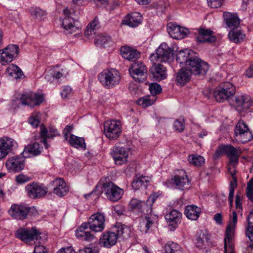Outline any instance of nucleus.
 Returning <instances> with one entry per match:
<instances>
[{
  "instance_id": "obj_59",
  "label": "nucleus",
  "mask_w": 253,
  "mask_h": 253,
  "mask_svg": "<svg viewBox=\"0 0 253 253\" xmlns=\"http://www.w3.org/2000/svg\"><path fill=\"white\" fill-rule=\"evenodd\" d=\"M236 187V183H234L233 182H231L230 183V186L229 195V200L231 206H232L233 205L234 190H235V188Z\"/></svg>"
},
{
  "instance_id": "obj_48",
  "label": "nucleus",
  "mask_w": 253,
  "mask_h": 253,
  "mask_svg": "<svg viewBox=\"0 0 253 253\" xmlns=\"http://www.w3.org/2000/svg\"><path fill=\"white\" fill-rule=\"evenodd\" d=\"M40 113H34L29 118V123L32 126L37 127L40 124Z\"/></svg>"
},
{
  "instance_id": "obj_45",
  "label": "nucleus",
  "mask_w": 253,
  "mask_h": 253,
  "mask_svg": "<svg viewBox=\"0 0 253 253\" xmlns=\"http://www.w3.org/2000/svg\"><path fill=\"white\" fill-rule=\"evenodd\" d=\"M189 162L197 167H200L204 165L205 162V160L203 157L198 155H192L189 156Z\"/></svg>"
},
{
  "instance_id": "obj_43",
  "label": "nucleus",
  "mask_w": 253,
  "mask_h": 253,
  "mask_svg": "<svg viewBox=\"0 0 253 253\" xmlns=\"http://www.w3.org/2000/svg\"><path fill=\"white\" fill-rule=\"evenodd\" d=\"M156 98L155 96H145L137 100V103L144 108L153 105L156 101Z\"/></svg>"
},
{
  "instance_id": "obj_13",
  "label": "nucleus",
  "mask_w": 253,
  "mask_h": 253,
  "mask_svg": "<svg viewBox=\"0 0 253 253\" xmlns=\"http://www.w3.org/2000/svg\"><path fill=\"white\" fill-rule=\"evenodd\" d=\"M19 53V47L16 44H9L2 49L0 50V63L5 65L11 62Z\"/></svg>"
},
{
  "instance_id": "obj_26",
  "label": "nucleus",
  "mask_w": 253,
  "mask_h": 253,
  "mask_svg": "<svg viewBox=\"0 0 253 253\" xmlns=\"http://www.w3.org/2000/svg\"><path fill=\"white\" fill-rule=\"evenodd\" d=\"M118 235L113 232H105L100 237L99 244L101 246L110 248L115 245L117 241Z\"/></svg>"
},
{
  "instance_id": "obj_57",
  "label": "nucleus",
  "mask_w": 253,
  "mask_h": 253,
  "mask_svg": "<svg viewBox=\"0 0 253 253\" xmlns=\"http://www.w3.org/2000/svg\"><path fill=\"white\" fill-rule=\"evenodd\" d=\"M165 1H159L158 4L157 5L156 10L157 15H162L165 14V11L166 9V5H163V3H165Z\"/></svg>"
},
{
  "instance_id": "obj_24",
  "label": "nucleus",
  "mask_w": 253,
  "mask_h": 253,
  "mask_svg": "<svg viewBox=\"0 0 253 253\" xmlns=\"http://www.w3.org/2000/svg\"><path fill=\"white\" fill-rule=\"evenodd\" d=\"M198 35L196 37V40L199 42L211 43L216 40L213 32L210 29L200 27L198 29Z\"/></svg>"
},
{
  "instance_id": "obj_44",
  "label": "nucleus",
  "mask_w": 253,
  "mask_h": 253,
  "mask_svg": "<svg viewBox=\"0 0 253 253\" xmlns=\"http://www.w3.org/2000/svg\"><path fill=\"white\" fill-rule=\"evenodd\" d=\"M226 27L232 30L239 27L241 20L238 17H225L224 18Z\"/></svg>"
},
{
  "instance_id": "obj_8",
  "label": "nucleus",
  "mask_w": 253,
  "mask_h": 253,
  "mask_svg": "<svg viewBox=\"0 0 253 253\" xmlns=\"http://www.w3.org/2000/svg\"><path fill=\"white\" fill-rule=\"evenodd\" d=\"M122 132V126L120 121L110 120L106 121L104 124V134L110 140H116Z\"/></svg>"
},
{
  "instance_id": "obj_47",
  "label": "nucleus",
  "mask_w": 253,
  "mask_h": 253,
  "mask_svg": "<svg viewBox=\"0 0 253 253\" xmlns=\"http://www.w3.org/2000/svg\"><path fill=\"white\" fill-rule=\"evenodd\" d=\"M32 179L30 176L24 174V173H20L15 177V181L17 184H24Z\"/></svg>"
},
{
  "instance_id": "obj_18",
  "label": "nucleus",
  "mask_w": 253,
  "mask_h": 253,
  "mask_svg": "<svg viewBox=\"0 0 253 253\" xmlns=\"http://www.w3.org/2000/svg\"><path fill=\"white\" fill-rule=\"evenodd\" d=\"M234 103L236 109L242 112L247 110L253 105V100L246 94L239 93L235 97Z\"/></svg>"
},
{
  "instance_id": "obj_28",
  "label": "nucleus",
  "mask_w": 253,
  "mask_h": 253,
  "mask_svg": "<svg viewBox=\"0 0 253 253\" xmlns=\"http://www.w3.org/2000/svg\"><path fill=\"white\" fill-rule=\"evenodd\" d=\"M88 225L86 222H84L81 224L76 230V237L81 241L90 242L94 239L93 234L87 230Z\"/></svg>"
},
{
  "instance_id": "obj_11",
  "label": "nucleus",
  "mask_w": 253,
  "mask_h": 253,
  "mask_svg": "<svg viewBox=\"0 0 253 253\" xmlns=\"http://www.w3.org/2000/svg\"><path fill=\"white\" fill-rule=\"evenodd\" d=\"M159 195L156 193L151 195L146 201V202L133 198L129 202V206L132 209H138L142 212L148 213L152 211V206L155 202Z\"/></svg>"
},
{
  "instance_id": "obj_31",
  "label": "nucleus",
  "mask_w": 253,
  "mask_h": 253,
  "mask_svg": "<svg viewBox=\"0 0 253 253\" xmlns=\"http://www.w3.org/2000/svg\"><path fill=\"white\" fill-rule=\"evenodd\" d=\"M53 193L59 196H63L68 191L66 184L62 178H56L53 181Z\"/></svg>"
},
{
  "instance_id": "obj_64",
  "label": "nucleus",
  "mask_w": 253,
  "mask_h": 253,
  "mask_svg": "<svg viewBox=\"0 0 253 253\" xmlns=\"http://www.w3.org/2000/svg\"><path fill=\"white\" fill-rule=\"evenodd\" d=\"M57 253H76L75 250L71 247L62 248Z\"/></svg>"
},
{
  "instance_id": "obj_27",
  "label": "nucleus",
  "mask_w": 253,
  "mask_h": 253,
  "mask_svg": "<svg viewBox=\"0 0 253 253\" xmlns=\"http://www.w3.org/2000/svg\"><path fill=\"white\" fill-rule=\"evenodd\" d=\"M195 245L199 250L207 251L211 246L209 234L206 231L199 232L195 241Z\"/></svg>"
},
{
  "instance_id": "obj_42",
  "label": "nucleus",
  "mask_w": 253,
  "mask_h": 253,
  "mask_svg": "<svg viewBox=\"0 0 253 253\" xmlns=\"http://www.w3.org/2000/svg\"><path fill=\"white\" fill-rule=\"evenodd\" d=\"M141 17H126L123 20L122 24L130 27H134L139 25L142 22Z\"/></svg>"
},
{
  "instance_id": "obj_6",
  "label": "nucleus",
  "mask_w": 253,
  "mask_h": 253,
  "mask_svg": "<svg viewBox=\"0 0 253 253\" xmlns=\"http://www.w3.org/2000/svg\"><path fill=\"white\" fill-rule=\"evenodd\" d=\"M99 185H101L102 192L104 193L107 198L112 202L119 200L124 194L123 189L111 181L103 182L101 180Z\"/></svg>"
},
{
  "instance_id": "obj_12",
  "label": "nucleus",
  "mask_w": 253,
  "mask_h": 253,
  "mask_svg": "<svg viewBox=\"0 0 253 253\" xmlns=\"http://www.w3.org/2000/svg\"><path fill=\"white\" fill-rule=\"evenodd\" d=\"M40 235V232L35 227L31 229L20 228L15 233L16 237L26 244L39 240L41 238Z\"/></svg>"
},
{
  "instance_id": "obj_51",
  "label": "nucleus",
  "mask_w": 253,
  "mask_h": 253,
  "mask_svg": "<svg viewBox=\"0 0 253 253\" xmlns=\"http://www.w3.org/2000/svg\"><path fill=\"white\" fill-rule=\"evenodd\" d=\"M246 194L247 197L253 202V178H252L248 183Z\"/></svg>"
},
{
  "instance_id": "obj_35",
  "label": "nucleus",
  "mask_w": 253,
  "mask_h": 253,
  "mask_svg": "<svg viewBox=\"0 0 253 253\" xmlns=\"http://www.w3.org/2000/svg\"><path fill=\"white\" fill-rule=\"evenodd\" d=\"M200 208L195 205H189L186 207L184 213L186 217L191 220H196L201 213Z\"/></svg>"
},
{
  "instance_id": "obj_15",
  "label": "nucleus",
  "mask_w": 253,
  "mask_h": 253,
  "mask_svg": "<svg viewBox=\"0 0 253 253\" xmlns=\"http://www.w3.org/2000/svg\"><path fill=\"white\" fill-rule=\"evenodd\" d=\"M42 94L30 91L23 93L20 98L21 103L32 107L39 105L44 101Z\"/></svg>"
},
{
  "instance_id": "obj_4",
  "label": "nucleus",
  "mask_w": 253,
  "mask_h": 253,
  "mask_svg": "<svg viewBox=\"0 0 253 253\" xmlns=\"http://www.w3.org/2000/svg\"><path fill=\"white\" fill-rule=\"evenodd\" d=\"M237 222V214L235 211L232 212V216L231 217L229 223L227 225L224 241V253H227L228 251L230 253L233 248V241L234 238L235 230Z\"/></svg>"
},
{
  "instance_id": "obj_55",
  "label": "nucleus",
  "mask_w": 253,
  "mask_h": 253,
  "mask_svg": "<svg viewBox=\"0 0 253 253\" xmlns=\"http://www.w3.org/2000/svg\"><path fill=\"white\" fill-rule=\"evenodd\" d=\"M72 89L69 86H65L61 92V95L63 99H68L72 95Z\"/></svg>"
},
{
  "instance_id": "obj_60",
  "label": "nucleus",
  "mask_w": 253,
  "mask_h": 253,
  "mask_svg": "<svg viewBox=\"0 0 253 253\" xmlns=\"http://www.w3.org/2000/svg\"><path fill=\"white\" fill-rule=\"evenodd\" d=\"M33 253H47V250L44 246L38 245L35 247Z\"/></svg>"
},
{
  "instance_id": "obj_17",
  "label": "nucleus",
  "mask_w": 253,
  "mask_h": 253,
  "mask_svg": "<svg viewBox=\"0 0 253 253\" xmlns=\"http://www.w3.org/2000/svg\"><path fill=\"white\" fill-rule=\"evenodd\" d=\"M7 170L10 173L19 172L24 169L25 167L24 160L19 156L9 157L5 163Z\"/></svg>"
},
{
  "instance_id": "obj_20",
  "label": "nucleus",
  "mask_w": 253,
  "mask_h": 253,
  "mask_svg": "<svg viewBox=\"0 0 253 253\" xmlns=\"http://www.w3.org/2000/svg\"><path fill=\"white\" fill-rule=\"evenodd\" d=\"M17 146V143L13 139L8 137L0 138V160L5 158Z\"/></svg>"
},
{
  "instance_id": "obj_61",
  "label": "nucleus",
  "mask_w": 253,
  "mask_h": 253,
  "mask_svg": "<svg viewBox=\"0 0 253 253\" xmlns=\"http://www.w3.org/2000/svg\"><path fill=\"white\" fill-rule=\"evenodd\" d=\"M113 213L120 215L123 214L124 212V208L121 205H116L113 207Z\"/></svg>"
},
{
  "instance_id": "obj_9",
  "label": "nucleus",
  "mask_w": 253,
  "mask_h": 253,
  "mask_svg": "<svg viewBox=\"0 0 253 253\" xmlns=\"http://www.w3.org/2000/svg\"><path fill=\"white\" fill-rule=\"evenodd\" d=\"M234 131L235 139L241 143H247L253 139V134L248 125L243 121L238 122Z\"/></svg>"
},
{
  "instance_id": "obj_1",
  "label": "nucleus",
  "mask_w": 253,
  "mask_h": 253,
  "mask_svg": "<svg viewBox=\"0 0 253 253\" xmlns=\"http://www.w3.org/2000/svg\"><path fill=\"white\" fill-rule=\"evenodd\" d=\"M193 52L188 49L178 51L176 60L182 67L190 69L194 75H205L209 70L208 63L198 58H193Z\"/></svg>"
},
{
  "instance_id": "obj_38",
  "label": "nucleus",
  "mask_w": 253,
  "mask_h": 253,
  "mask_svg": "<svg viewBox=\"0 0 253 253\" xmlns=\"http://www.w3.org/2000/svg\"><path fill=\"white\" fill-rule=\"evenodd\" d=\"M150 182L148 177L140 175L135 177L132 183V187L135 190H138L145 188Z\"/></svg>"
},
{
  "instance_id": "obj_63",
  "label": "nucleus",
  "mask_w": 253,
  "mask_h": 253,
  "mask_svg": "<svg viewBox=\"0 0 253 253\" xmlns=\"http://www.w3.org/2000/svg\"><path fill=\"white\" fill-rule=\"evenodd\" d=\"M144 224L145 226V230L144 232L147 233L149 229L152 227L153 224V221L151 220L149 217H146L144 221Z\"/></svg>"
},
{
  "instance_id": "obj_41",
  "label": "nucleus",
  "mask_w": 253,
  "mask_h": 253,
  "mask_svg": "<svg viewBox=\"0 0 253 253\" xmlns=\"http://www.w3.org/2000/svg\"><path fill=\"white\" fill-rule=\"evenodd\" d=\"M112 42L110 37L106 34L98 35L94 40V43L97 46H105Z\"/></svg>"
},
{
  "instance_id": "obj_21",
  "label": "nucleus",
  "mask_w": 253,
  "mask_h": 253,
  "mask_svg": "<svg viewBox=\"0 0 253 253\" xmlns=\"http://www.w3.org/2000/svg\"><path fill=\"white\" fill-rule=\"evenodd\" d=\"M168 27L169 35L174 39H182L189 33L188 29L181 27L175 23H169Z\"/></svg>"
},
{
  "instance_id": "obj_3",
  "label": "nucleus",
  "mask_w": 253,
  "mask_h": 253,
  "mask_svg": "<svg viewBox=\"0 0 253 253\" xmlns=\"http://www.w3.org/2000/svg\"><path fill=\"white\" fill-rule=\"evenodd\" d=\"M98 80L104 88L111 89L119 84L121 76L115 69L104 70L98 74Z\"/></svg>"
},
{
  "instance_id": "obj_30",
  "label": "nucleus",
  "mask_w": 253,
  "mask_h": 253,
  "mask_svg": "<svg viewBox=\"0 0 253 253\" xmlns=\"http://www.w3.org/2000/svg\"><path fill=\"white\" fill-rule=\"evenodd\" d=\"M222 149L229 158L231 164L238 163V158L241 153L239 148H235L231 145H225L222 146Z\"/></svg>"
},
{
  "instance_id": "obj_34",
  "label": "nucleus",
  "mask_w": 253,
  "mask_h": 253,
  "mask_svg": "<svg viewBox=\"0 0 253 253\" xmlns=\"http://www.w3.org/2000/svg\"><path fill=\"white\" fill-rule=\"evenodd\" d=\"M6 73L9 77L13 79H21L24 76L21 69L14 64H11L7 67Z\"/></svg>"
},
{
  "instance_id": "obj_36",
  "label": "nucleus",
  "mask_w": 253,
  "mask_h": 253,
  "mask_svg": "<svg viewBox=\"0 0 253 253\" xmlns=\"http://www.w3.org/2000/svg\"><path fill=\"white\" fill-rule=\"evenodd\" d=\"M73 147L78 149H85V141L83 137H78L74 134L69 135V137L66 139Z\"/></svg>"
},
{
  "instance_id": "obj_53",
  "label": "nucleus",
  "mask_w": 253,
  "mask_h": 253,
  "mask_svg": "<svg viewBox=\"0 0 253 253\" xmlns=\"http://www.w3.org/2000/svg\"><path fill=\"white\" fill-rule=\"evenodd\" d=\"M29 11L30 14L33 16H44L47 14L45 10L38 7H32Z\"/></svg>"
},
{
  "instance_id": "obj_49",
  "label": "nucleus",
  "mask_w": 253,
  "mask_h": 253,
  "mask_svg": "<svg viewBox=\"0 0 253 253\" xmlns=\"http://www.w3.org/2000/svg\"><path fill=\"white\" fill-rule=\"evenodd\" d=\"M116 234L118 235V237L120 236L126 238L129 236L130 230L126 226L121 225L118 227Z\"/></svg>"
},
{
  "instance_id": "obj_25",
  "label": "nucleus",
  "mask_w": 253,
  "mask_h": 253,
  "mask_svg": "<svg viewBox=\"0 0 253 253\" xmlns=\"http://www.w3.org/2000/svg\"><path fill=\"white\" fill-rule=\"evenodd\" d=\"M182 214L175 210H171L165 215V219L171 230H174L181 222Z\"/></svg>"
},
{
  "instance_id": "obj_7",
  "label": "nucleus",
  "mask_w": 253,
  "mask_h": 253,
  "mask_svg": "<svg viewBox=\"0 0 253 253\" xmlns=\"http://www.w3.org/2000/svg\"><path fill=\"white\" fill-rule=\"evenodd\" d=\"M173 57V49L167 43H162L157 49L156 53L150 55L151 62H167L170 61Z\"/></svg>"
},
{
  "instance_id": "obj_54",
  "label": "nucleus",
  "mask_w": 253,
  "mask_h": 253,
  "mask_svg": "<svg viewBox=\"0 0 253 253\" xmlns=\"http://www.w3.org/2000/svg\"><path fill=\"white\" fill-rule=\"evenodd\" d=\"M149 90L151 93L154 96L160 93L162 91V88L159 84L157 83H152L149 85Z\"/></svg>"
},
{
  "instance_id": "obj_19",
  "label": "nucleus",
  "mask_w": 253,
  "mask_h": 253,
  "mask_svg": "<svg viewBox=\"0 0 253 253\" xmlns=\"http://www.w3.org/2000/svg\"><path fill=\"white\" fill-rule=\"evenodd\" d=\"M30 210H35L34 209H29L27 207L21 204H12L8 211V213L12 218L22 220L26 218Z\"/></svg>"
},
{
  "instance_id": "obj_23",
  "label": "nucleus",
  "mask_w": 253,
  "mask_h": 253,
  "mask_svg": "<svg viewBox=\"0 0 253 253\" xmlns=\"http://www.w3.org/2000/svg\"><path fill=\"white\" fill-rule=\"evenodd\" d=\"M194 73L190 69L186 67L181 68L175 75V82L178 86L185 85L191 79V74Z\"/></svg>"
},
{
  "instance_id": "obj_56",
  "label": "nucleus",
  "mask_w": 253,
  "mask_h": 253,
  "mask_svg": "<svg viewBox=\"0 0 253 253\" xmlns=\"http://www.w3.org/2000/svg\"><path fill=\"white\" fill-rule=\"evenodd\" d=\"M207 3L209 5L211 8H217L218 7H220V6L222 4L223 0H207Z\"/></svg>"
},
{
  "instance_id": "obj_16",
  "label": "nucleus",
  "mask_w": 253,
  "mask_h": 253,
  "mask_svg": "<svg viewBox=\"0 0 253 253\" xmlns=\"http://www.w3.org/2000/svg\"><path fill=\"white\" fill-rule=\"evenodd\" d=\"M105 220L104 213L96 212L91 215L87 223L92 231L99 232L104 229Z\"/></svg>"
},
{
  "instance_id": "obj_2",
  "label": "nucleus",
  "mask_w": 253,
  "mask_h": 253,
  "mask_svg": "<svg viewBox=\"0 0 253 253\" xmlns=\"http://www.w3.org/2000/svg\"><path fill=\"white\" fill-rule=\"evenodd\" d=\"M235 86L229 82L220 83L213 91V95L215 100L223 103L228 101L236 93Z\"/></svg>"
},
{
  "instance_id": "obj_5",
  "label": "nucleus",
  "mask_w": 253,
  "mask_h": 253,
  "mask_svg": "<svg viewBox=\"0 0 253 253\" xmlns=\"http://www.w3.org/2000/svg\"><path fill=\"white\" fill-rule=\"evenodd\" d=\"M110 154L115 164L122 166L128 163L129 158L132 155V149L126 146H114L111 150Z\"/></svg>"
},
{
  "instance_id": "obj_33",
  "label": "nucleus",
  "mask_w": 253,
  "mask_h": 253,
  "mask_svg": "<svg viewBox=\"0 0 253 253\" xmlns=\"http://www.w3.org/2000/svg\"><path fill=\"white\" fill-rule=\"evenodd\" d=\"M42 150V146H40L38 143H35L26 146L22 154L25 157H29L39 155Z\"/></svg>"
},
{
  "instance_id": "obj_32",
  "label": "nucleus",
  "mask_w": 253,
  "mask_h": 253,
  "mask_svg": "<svg viewBox=\"0 0 253 253\" xmlns=\"http://www.w3.org/2000/svg\"><path fill=\"white\" fill-rule=\"evenodd\" d=\"M121 54L123 58L128 60H133L138 58L140 53L136 49L128 46H123L120 48Z\"/></svg>"
},
{
  "instance_id": "obj_50",
  "label": "nucleus",
  "mask_w": 253,
  "mask_h": 253,
  "mask_svg": "<svg viewBox=\"0 0 253 253\" xmlns=\"http://www.w3.org/2000/svg\"><path fill=\"white\" fill-rule=\"evenodd\" d=\"M40 135L42 139V141L44 144L45 147L48 148V146L47 144L46 138H48V131L43 125L40 126Z\"/></svg>"
},
{
  "instance_id": "obj_46",
  "label": "nucleus",
  "mask_w": 253,
  "mask_h": 253,
  "mask_svg": "<svg viewBox=\"0 0 253 253\" xmlns=\"http://www.w3.org/2000/svg\"><path fill=\"white\" fill-rule=\"evenodd\" d=\"M165 249L166 253H177L180 252V247L177 243L169 241L166 244Z\"/></svg>"
},
{
  "instance_id": "obj_14",
  "label": "nucleus",
  "mask_w": 253,
  "mask_h": 253,
  "mask_svg": "<svg viewBox=\"0 0 253 253\" xmlns=\"http://www.w3.org/2000/svg\"><path fill=\"white\" fill-rule=\"evenodd\" d=\"M27 195L32 199H38L44 196L47 193V189L43 185L37 182L27 184L25 188Z\"/></svg>"
},
{
  "instance_id": "obj_22",
  "label": "nucleus",
  "mask_w": 253,
  "mask_h": 253,
  "mask_svg": "<svg viewBox=\"0 0 253 253\" xmlns=\"http://www.w3.org/2000/svg\"><path fill=\"white\" fill-rule=\"evenodd\" d=\"M62 26L66 34H72L78 31H80L81 27L77 20L73 17H63L62 18Z\"/></svg>"
},
{
  "instance_id": "obj_52",
  "label": "nucleus",
  "mask_w": 253,
  "mask_h": 253,
  "mask_svg": "<svg viewBox=\"0 0 253 253\" xmlns=\"http://www.w3.org/2000/svg\"><path fill=\"white\" fill-rule=\"evenodd\" d=\"M173 127L175 130L178 132L182 131L184 129V120L183 118H179L175 121Z\"/></svg>"
},
{
  "instance_id": "obj_29",
  "label": "nucleus",
  "mask_w": 253,
  "mask_h": 253,
  "mask_svg": "<svg viewBox=\"0 0 253 253\" xmlns=\"http://www.w3.org/2000/svg\"><path fill=\"white\" fill-rule=\"evenodd\" d=\"M151 71L154 80L156 81L165 79L168 76L166 68L161 64H156V62H153Z\"/></svg>"
},
{
  "instance_id": "obj_62",
  "label": "nucleus",
  "mask_w": 253,
  "mask_h": 253,
  "mask_svg": "<svg viewBox=\"0 0 253 253\" xmlns=\"http://www.w3.org/2000/svg\"><path fill=\"white\" fill-rule=\"evenodd\" d=\"M51 74L54 76L55 80L58 79L62 77V73L59 71L58 68H53L50 70Z\"/></svg>"
},
{
  "instance_id": "obj_37",
  "label": "nucleus",
  "mask_w": 253,
  "mask_h": 253,
  "mask_svg": "<svg viewBox=\"0 0 253 253\" xmlns=\"http://www.w3.org/2000/svg\"><path fill=\"white\" fill-rule=\"evenodd\" d=\"M248 222L246 235L253 243V245H250L248 247V251L253 253V213H250L249 215Z\"/></svg>"
},
{
  "instance_id": "obj_40",
  "label": "nucleus",
  "mask_w": 253,
  "mask_h": 253,
  "mask_svg": "<svg viewBox=\"0 0 253 253\" xmlns=\"http://www.w3.org/2000/svg\"><path fill=\"white\" fill-rule=\"evenodd\" d=\"M183 174L181 176L175 175L172 179L171 181L178 189H182L185 186L189 184V180L185 173L183 171Z\"/></svg>"
},
{
  "instance_id": "obj_10",
  "label": "nucleus",
  "mask_w": 253,
  "mask_h": 253,
  "mask_svg": "<svg viewBox=\"0 0 253 253\" xmlns=\"http://www.w3.org/2000/svg\"><path fill=\"white\" fill-rule=\"evenodd\" d=\"M129 72L130 76L135 81L142 83L147 79V67L141 62H136L132 63L131 67L129 68Z\"/></svg>"
},
{
  "instance_id": "obj_39",
  "label": "nucleus",
  "mask_w": 253,
  "mask_h": 253,
  "mask_svg": "<svg viewBox=\"0 0 253 253\" xmlns=\"http://www.w3.org/2000/svg\"><path fill=\"white\" fill-rule=\"evenodd\" d=\"M229 40L234 43H239L244 41L246 35L240 30H231L228 33Z\"/></svg>"
},
{
  "instance_id": "obj_58",
  "label": "nucleus",
  "mask_w": 253,
  "mask_h": 253,
  "mask_svg": "<svg viewBox=\"0 0 253 253\" xmlns=\"http://www.w3.org/2000/svg\"><path fill=\"white\" fill-rule=\"evenodd\" d=\"M100 22L97 17L91 20L87 25V27L92 30H95L99 27Z\"/></svg>"
}]
</instances>
